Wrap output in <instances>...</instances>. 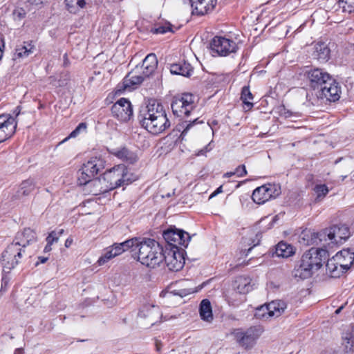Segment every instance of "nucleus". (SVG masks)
<instances>
[{
    "label": "nucleus",
    "instance_id": "nucleus-62",
    "mask_svg": "<svg viewBox=\"0 0 354 354\" xmlns=\"http://www.w3.org/2000/svg\"><path fill=\"white\" fill-rule=\"evenodd\" d=\"M216 194H218L215 191L210 195L209 196V198H213L214 196H215Z\"/></svg>",
    "mask_w": 354,
    "mask_h": 354
},
{
    "label": "nucleus",
    "instance_id": "nucleus-17",
    "mask_svg": "<svg viewBox=\"0 0 354 354\" xmlns=\"http://www.w3.org/2000/svg\"><path fill=\"white\" fill-rule=\"evenodd\" d=\"M310 86L314 89H321L324 85L330 81L331 75L327 72L320 68H314L308 72Z\"/></svg>",
    "mask_w": 354,
    "mask_h": 354
},
{
    "label": "nucleus",
    "instance_id": "nucleus-36",
    "mask_svg": "<svg viewBox=\"0 0 354 354\" xmlns=\"http://www.w3.org/2000/svg\"><path fill=\"white\" fill-rule=\"evenodd\" d=\"M241 99L244 104L245 109L250 110L252 108L253 103L252 101L253 100V95L248 86H244L242 88Z\"/></svg>",
    "mask_w": 354,
    "mask_h": 354
},
{
    "label": "nucleus",
    "instance_id": "nucleus-23",
    "mask_svg": "<svg viewBox=\"0 0 354 354\" xmlns=\"http://www.w3.org/2000/svg\"><path fill=\"white\" fill-rule=\"evenodd\" d=\"M160 316L158 308L154 306H145L138 313V317L142 319L147 318L148 319V324L153 326L157 321Z\"/></svg>",
    "mask_w": 354,
    "mask_h": 354
},
{
    "label": "nucleus",
    "instance_id": "nucleus-11",
    "mask_svg": "<svg viewBox=\"0 0 354 354\" xmlns=\"http://www.w3.org/2000/svg\"><path fill=\"white\" fill-rule=\"evenodd\" d=\"M281 193V187L278 184H266L256 188L252 193L253 201L257 204H263Z\"/></svg>",
    "mask_w": 354,
    "mask_h": 354
},
{
    "label": "nucleus",
    "instance_id": "nucleus-55",
    "mask_svg": "<svg viewBox=\"0 0 354 354\" xmlns=\"http://www.w3.org/2000/svg\"><path fill=\"white\" fill-rule=\"evenodd\" d=\"M156 351H160V348L162 347V343L158 342V341H156Z\"/></svg>",
    "mask_w": 354,
    "mask_h": 354
},
{
    "label": "nucleus",
    "instance_id": "nucleus-48",
    "mask_svg": "<svg viewBox=\"0 0 354 354\" xmlns=\"http://www.w3.org/2000/svg\"><path fill=\"white\" fill-rule=\"evenodd\" d=\"M214 148L213 141H211L209 143H208L204 148L199 150L196 153V156H205L206 153Z\"/></svg>",
    "mask_w": 354,
    "mask_h": 354
},
{
    "label": "nucleus",
    "instance_id": "nucleus-38",
    "mask_svg": "<svg viewBox=\"0 0 354 354\" xmlns=\"http://www.w3.org/2000/svg\"><path fill=\"white\" fill-rule=\"evenodd\" d=\"M172 25L169 22L156 24L152 29L151 32L155 34H165L168 32H173Z\"/></svg>",
    "mask_w": 354,
    "mask_h": 354
},
{
    "label": "nucleus",
    "instance_id": "nucleus-44",
    "mask_svg": "<svg viewBox=\"0 0 354 354\" xmlns=\"http://www.w3.org/2000/svg\"><path fill=\"white\" fill-rule=\"evenodd\" d=\"M86 129V124L84 122L80 123L78 126L75 128V130H73L69 135L68 138H66L65 140H68L70 138H75L76 137L81 131H85Z\"/></svg>",
    "mask_w": 354,
    "mask_h": 354
},
{
    "label": "nucleus",
    "instance_id": "nucleus-40",
    "mask_svg": "<svg viewBox=\"0 0 354 354\" xmlns=\"http://www.w3.org/2000/svg\"><path fill=\"white\" fill-rule=\"evenodd\" d=\"M115 257L113 250H111L110 248H108L105 252L97 260V264L102 266Z\"/></svg>",
    "mask_w": 354,
    "mask_h": 354
},
{
    "label": "nucleus",
    "instance_id": "nucleus-30",
    "mask_svg": "<svg viewBox=\"0 0 354 354\" xmlns=\"http://www.w3.org/2000/svg\"><path fill=\"white\" fill-rule=\"evenodd\" d=\"M234 288L241 294H245L252 290L251 279L246 276H239L234 281Z\"/></svg>",
    "mask_w": 354,
    "mask_h": 354
},
{
    "label": "nucleus",
    "instance_id": "nucleus-7",
    "mask_svg": "<svg viewBox=\"0 0 354 354\" xmlns=\"http://www.w3.org/2000/svg\"><path fill=\"white\" fill-rule=\"evenodd\" d=\"M287 306L283 301H272L268 304L256 308L254 316L257 319L268 320L272 317H279Z\"/></svg>",
    "mask_w": 354,
    "mask_h": 354
},
{
    "label": "nucleus",
    "instance_id": "nucleus-46",
    "mask_svg": "<svg viewBox=\"0 0 354 354\" xmlns=\"http://www.w3.org/2000/svg\"><path fill=\"white\" fill-rule=\"evenodd\" d=\"M58 240L59 236L57 235V232L55 231H52L46 237V242L49 245H53L54 243H57Z\"/></svg>",
    "mask_w": 354,
    "mask_h": 354
},
{
    "label": "nucleus",
    "instance_id": "nucleus-14",
    "mask_svg": "<svg viewBox=\"0 0 354 354\" xmlns=\"http://www.w3.org/2000/svg\"><path fill=\"white\" fill-rule=\"evenodd\" d=\"M113 115L121 122H127L133 115V109L130 101L120 98L111 107Z\"/></svg>",
    "mask_w": 354,
    "mask_h": 354
},
{
    "label": "nucleus",
    "instance_id": "nucleus-53",
    "mask_svg": "<svg viewBox=\"0 0 354 354\" xmlns=\"http://www.w3.org/2000/svg\"><path fill=\"white\" fill-rule=\"evenodd\" d=\"M68 64H69V60L68 58V55L66 53H65L64 55V65L65 66H68Z\"/></svg>",
    "mask_w": 354,
    "mask_h": 354
},
{
    "label": "nucleus",
    "instance_id": "nucleus-60",
    "mask_svg": "<svg viewBox=\"0 0 354 354\" xmlns=\"http://www.w3.org/2000/svg\"><path fill=\"white\" fill-rule=\"evenodd\" d=\"M215 192L217 194L222 192V186H220L219 187H218Z\"/></svg>",
    "mask_w": 354,
    "mask_h": 354
},
{
    "label": "nucleus",
    "instance_id": "nucleus-47",
    "mask_svg": "<svg viewBox=\"0 0 354 354\" xmlns=\"http://www.w3.org/2000/svg\"><path fill=\"white\" fill-rule=\"evenodd\" d=\"M280 115L285 118L299 117V115L297 113H292L290 111L286 109L284 107L281 109Z\"/></svg>",
    "mask_w": 354,
    "mask_h": 354
},
{
    "label": "nucleus",
    "instance_id": "nucleus-37",
    "mask_svg": "<svg viewBox=\"0 0 354 354\" xmlns=\"http://www.w3.org/2000/svg\"><path fill=\"white\" fill-rule=\"evenodd\" d=\"M140 240V238L135 237L120 243L119 244L121 246V249L124 250V252L131 250L133 252V257H134L135 252L137 250Z\"/></svg>",
    "mask_w": 354,
    "mask_h": 354
},
{
    "label": "nucleus",
    "instance_id": "nucleus-28",
    "mask_svg": "<svg viewBox=\"0 0 354 354\" xmlns=\"http://www.w3.org/2000/svg\"><path fill=\"white\" fill-rule=\"evenodd\" d=\"M36 183L34 179L28 178L21 183L17 192V197L20 198L29 196L35 189Z\"/></svg>",
    "mask_w": 354,
    "mask_h": 354
},
{
    "label": "nucleus",
    "instance_id": "nucleus-61",
    "mask_svg": "<svg viewBox=\"0 0 354 354\" xmlns=\"http://www.w3.org/2000/svg\"><path fill=\"white\" fill-rule=\"evenodd\" d=\"M64 233V230H60L59 232H57L59 237Z\"/></svg>",
    "mask_w": 354,
    "mask_h": 354
},
{
    "label": "nucleus",
    "instance_id": "nucleus-3",
    "mask_svg": "<svg viewBox=\"0 0 354 354\" xmlns=\"http://www.w3.org/2000/svg\"><path fill=\"white\" fill-rule=\"evenodd\" d=\"M163 248L158 242L152 239L140 238L134 259L142 265L156 268L164 261Z\"/></svg>",
    "mask_w": 354,
    "mask_h": 354
},
{
    "label": "nucleus",
    "instance_id": "nucleus-58",
    "mask_svg": "<svg viewBox=\"0 0 354 354\" xmlns=\"http://www.w3.org/2000/svg\"><path fill=\"white\" fill-rule=\"evenodd\" d=\"M22 353H23V351L21 348H17L15 351V354H22Z\"/></svg>",
    "mask_w": 354,
    "mask_h": 354
},
{
    "label": "nucleus",
    "instance_id": "nucleus-4",
    "mask_svg": "<svg viewBox=\"0 0 354 354\" xmlns=\"http://www.w3.org/2000/svg\"><path fill=\"white\" fill-rule=\"evenodd\" d=\"M351 236L349 227L344 224L333 225L322 231L313 233L312 236L315 239L313 243H320L324 248L330 249L335 245L343 243Z\"/></svg>",
    "mask_w": 354,
    "mask_h": 354
},
{
    "label": "nucleus",
    "instance_id": "nucleus-41",
    "mask_svg": "<svg viewBox=\"0 0 354 354\" xmlns=\"http://www.w3.org/2000/svg\"><path fill=\"white\" fill-rule=\"evenodd\" d=\"M314 191L317 195V198H323L327 195L329 189L326 185L323 184L317 185L314 188Z\"/></svg>",
    "mask_w": 354,
    "mask_h": 354
},
{
    "label": "nucleus",
    "instance_id": "nucleus-39",
    "mask_svg": "<svg viewBox=\"0 0 354 354\" xmlns=\"http://www.w3.org/2000/svg\"><path fill=\"white\" fill-rule=\"evenodd\" d=\"M337 4L344 12L350 14L354 12V0H338Z\"/></svg>",
    "mask_w": 354,
    "mask_h": 354
},
{
    "label": "nucleus",
    "instance_id": "nucleus-64",
    "mask_svg": "<svg viewBox=\"0 0 354 354\" xmlns=\"http://www.w3.org/2000/svg\"><path fill=\"white\" fill-rule=\"evenodd\" d=\"M1 281H5V284H6V285H7V284H8V281L6 280V279L3 278V279H1Z\"/></svg>",
    "mask_w": 354,
    "mask_h": 354
},
{
    "label": "nucleus",
    "instance_id": "nucleus-2",
    "mask_svg": "<svg viewBox=\"0 0 354 354\" xmlns=\"http://www.w3.org/2000/svg\"><path fill=\"white\" fill-rule=\"evenodd\" d=\"M328 257V251L322 248H312L303 254L295 268V277L302 279L310 277L323 265Z\"/></svg>",
    "mask_w": 354,
    "mask_h": 354
},
{
    "label": "nucleus",
    "instance_id": "nucleus-1",
    "mask_svg": "<svg viewBox=\"0 0 354 354\" xmlns=\"http://www.w3.org/2000/svg\"><path fill=\"white\" fill-rule=\"evenodd\" d=\"M140 125L149 133L157 135L170 127L163 106L155 100L149 101L138 115Z\"/></svg>",
    "mask_w": 354,
    "mask_h": 354
},
{
    "label": "nucleus",
    "instance_id": "nucleus-5",
    "mask_svg": "<svg viewBox=\"0 0 354 354\" xmlns=\"http://www.w3.org/2000/svg\"><path fill=\"white\" fill-rule=\"evenodd\" d=\"M103 176L111 190L131 183L127 169L124 165H118L106 171Z\"/></svg>",
    "mask_w": 354,
    "mask_h": 354
},
{
    "label": "nucleus",
    "instance_id": "nucleus-52",
    "mask_svg": "<svg viewBox=\"0 0 354 354\" xmlns=\"http://www.w3.org/2000/svg\"><path fill=\"white\" fill-rule=\"evenodd\" d=\"M73 241L72 238H68L65 241V247L69 248L72 245Z\"/></svg>",
    "mask_w": 354,
    "mask_h": 354
},
{
    "label": "nucleus",
    "instance_id": "nucleus-35",
    "mask_svg": "<svg viewBox=\"0 0 354 354\" xmlns=\"http://www.w3.org/2000/svg\"><path fill=\"white\" fill-rule=\"evenodd\" d=\"M115 155L118 158L129 163H133L137 160V156L136 153L125 147L117 150L115 152Z\"/></svg>",
    "mask_w": 354,
    "mask_h": 354
},
{
    "label": "nucleus",
    "instance_id": "nucleus-21",
    "mask_svg": "<svg viewBox=\"0 0 354 354\" xmlns=\"http://www.w3.org/2000/svg\"><path fill=\"white\" fill-rule=\"evenodd\" d=\"M14 241L21 248H25L30 243L36 241V233L30 228H26L17 234Z\"/></svg>",
    "mask_w": 354,
    "mask_h": 354
},
{
    "label": "nucleus",
    "instance_id": "nucleus-15",
    "mask_svg": "<svg viewBox=\"0 0 354 354\" xmlns=\"http://www.w3.org/2000/svg\"><path fill=\"white\" fill-rule=\"evenodd\" d=\"M342 88L339 82L331 78L319 91V97L330 102H336L340 98Z\"/></svg>",
    "mask_w": 354,
    "mask_h": 354
},
{
    "label": "nucleus",
    "instance_id": "nucleus-25",
    "mask_svg": "<svg viewBox=\"0 0 354 354\" xmlns=\"http://www.w3.org/2000/svg\"><path fill=\"white\" fill-rule=\"evenodd\" d=\"M145 77L142 75H137L136 72H130L123 80L122 87L124 90L131 91L136 86L142 82Z\"/></svg>",
    "mask_w": 354,
    "mask_h": 354
},
{
    "label": "nucleus",
    "instance_id": "nucleus-63",
    "mask_svg": "<svg viewBox=\"0 0 354 354\" xmlns=\"http://www.w3.org/2000/svg\"><path fill=\"white\" fill-rule=\"evenodd\" d=\"M342 307L339 308L338 309L336 310L335 313H339L340 312V310H342Z\"/></svg>",
    "mask_w": 354,
    "mask_h": 354
},
{
    "label": "nucleus",
    "instance_id": "nucleus-49",
    "mask_svg": "<svg viewBox=\"0 0 354 354\" xmlns=\"http://www.w3.org/2000/svg\"><path fill=\"white\" fill-rule=\"evenodd\" d=\"M234 171L238 177H243L247 175V170L244 165L238 166Z\"/></svg>",
    "mask_w": 354,
    "mask_h": 354
},
{
    "label": "nucleus",
    "instance_id": "nucleus-59",
    "mask_svg": "<svg viewBox=\"0 0 354 354\" xmlns=\"http://www.w3.org/2000/svg\"><path fill=\"white\" fill-rule=\"evenodd\" d=\"M345 338H346V339H348V343H349V342H351V343L354 342V337H349V338H348V337H346Z\"/></svg>",
    "mask_w": 354,
    "mask_h": 354
},
{
    "label": "nucleus",
    "instance_id": "nucleus-50",
    "mask_svg": "<svg viewBox=\"0 0 354 354\" xmlns=\"http://www.w3.org/2000/svg\"><path fill=\"white\" fill-rule=\"evenodd\" d=\"M110 248L113 250L115 257L124 252V250L121 249V246L119 243H114Z\"/></svg>",
    "mask_w": 354,
    "mask_h": 354
},
{
    "label": "nucleus",
    "instance_id": "nucleus-12",
    "mask_svg": "<svg viewBox=\"0 0 354 354\" xmlns=\"http://www.w3.org/2000/svg\"><path fill=\"white\" fill-rule=\"evenodd\" d=\"M261 333L262 330L260 328L252 327L245 331L236 330L234 332V335L241 346L245 349H250L254 346Z\"/></svg>",
    "mask_w": 354,
    "mask_h": 354
},
{
    "label": "nucleus",
    "instance_id": "nucleus-24",
    "mask_svg": "<svg viewBox=\"0 0 354 354\" xmlns=\"http://www.w3.org/2000/svg\"><path fill=\"white\" fill-rule=\"evenodd\" d=\"M330 49L324 42H317L314 45L312 56L319 62H326L330 58Z\"/></svg>",
    "mask_w": 354,
    "mask_h": 354
},
{
    "label": "nucleus",
    "instance_id": "nucleus-54",
    "mask_svg": "<svg viewBox=\"0 0 354 354\" xmlns=\"http://www.w3.org/2000/svg\"><path fill=\"white\" fill-rule=\"evenodd\" d=\"M234 175H236L235 171L227 172L224 174V177L230 178Z\"/></svg>",
    "mask_w": 354,
    "mask_h": 354
},
{
    "label": "nucleus",
    "instance_id": "nucleus-26",
    "mask_svg": "<svg viewBox=\"0 0 354 354\" xmlns=\"http://www.w3.org/2000/svg\"><path fill=\"white\" fill-rule=\"evenodd\" d=\"M158 65L157 57L155 54H149L144 59L140 68L142 70V74L145 77L151 75L156 70Z\"/></svg>",
    "mask_w": 354,
    "mask_h": 354
},
{
    "label": "nucleus",
    "instance_id": "nucleus-13",
    "mask_svg": "<svg viewBox=\"0 0 354 354\" xmlns=\"http://www.w3.org/2000/svg\"><path fill=\"white\" fill-rule=\"evenodd\" d=\"M210 45L212 51L220 56H227L237 50V45L234 41L220 36L214 37Z\"/></svg>",
    "mask_w": 354,
    "mask_h": 354
},
{
    "label": "nucleus",
    "instance_id": "nucleus-9",
    "mask_svg": "<svg viewBox=\"0 0 354 354\" xmlns=\"http://www.w3.org/2000/svg\"><path fill=\"white\" fill-rule=\"evenodd\" d=\"M24 252V248L13 242L10 244L5 250L1 258V266L6 268L8 270H3L4 272H8L12 268H14L19 263V260L22 257V252Z\"/></svg>",
    "mask_w": 354,
    "mask_h": 354
},
{
    "label": "nucleus",
    "instance_id": "nucleus-27",
    "mask_svg": "<svg viewBox=\"0 0 354 354\" xmlns=\"http://www.w3.org/2000/svg\"><path fill=\"white\" fill-rule=\"evenodd\" d=\"M170 71L172 74L189 77L193 72V68L190 64L186 62H180L170 66Z\"/></svg>",
    "mask_w": 354,
    "mask_h": 354
},
{
    "label": "nucleus",
    "instance_id": "nucleus-16",
    "mask_svg": "<svg viewBox=\"0 0 354 354\" xmlns=\"http://www.w3.org/2000/svg\"><path fill=\"white\" fill-rule=\"evenodd\" d=\"M164 261L169 270L178 271L181 270L185 264L183 254L178 249L171 250L166 254H164Z\"/></svg>",
    "mask_w": 354,
    "mask_h": 354
},
{
    "label": "nucleus",
    "instance_id": "nucleus-10",
    "mask_svg": "<svg viewBox=\"0 0 354 354\" xmlns=\"http://www.w3.org/2000/svg\"><path fill=\"white\" fill-rule=\"evenodd\" d=\"M162 236L166 242L174 249L180 246L186 248L191 239V236L187 232L171 227L164 231Z\"/></svg>",
    "mask_w": 354,
    "mask_h": 354
},
{
    "label": "nucleus",
    "instance_id": "nucleus-19",
    "mask_svg": "<svg viewBox=\"0 0 354 354\" xmlns=\"http://www.w3.org/2000/svg\"><path fill=\"white\" fill-rule=\"evenodd\" d=\"M106 183L107 181L102 176L97 178H93L84 185L87 187L91 194L97 196L111 190Z\"/></svg>",
    "mask_w": 354,
    "mask_h": 354
},
{
    "label": "nucleus",
    "instance_id": "nucleus-20",
    "mask_svg": "<svg viewBox=\"0 0 354 354\" xmlns=\"http://www.w3.org/2000/svg\"><path fill=\"white\" fill-rule=\"evenodd\" d=\"M192 8V14L204 15L212 10L215 5L216 0H190Z\"/></svg>",
    "mask_w": 354,
    "mask_h": 354
},
{
    "label": "nucleus",
    "instance_id": "nucleus-32",
    "mask_svg": "<svg viewBox=\"0 0 354 354\" xmlns=\"http://www.w3.org/2000/svg\"><path fill=\"white\" fill-rule=\"evenodd\" d=\"M295 251L292 245L286 242H279L275 248V254L277 257L288 258L292 256Z\"/></svg>",
    "mask_w": 354,
    "mask_h": 354
},
{
    "label": "nucleus",
    "instance_id": "nucleus-18",
    "mask_svg": "<svg viewBox=\"0 0 354 354\" xmlns=\"http://www.w3.org/2000/svg\"><path fill=\"white\" fill-rule=\"evenodd\" d=\"M17 122L9 114H1V142L10 138L15 132Z\"/></svg>",
    "mask_w": 354,
    "mask_h": 354
},
{
    "label": "nucleus",
    "instance_id": "nucleus-22",
    "mask_svg": "<svg viewBox=\"0 0 354 354\" xmlns=\"http://www.w3.org/2000/svg\"><path fill=\"white\" fill-rule=\"evenodd\" d=\"M334 258L336 259V262L339 264V266L347 271L354 261V252H351L349 250H343L338 252Z\"/></svg>",
    "mask_w": 354,
    "mask_h": 354
},
{
    "label": "nucleus",
    "instance_id": "nucleus-57",
    "mask_svg": "<svg viewBox=\"0 0 354 354\" xmlns=\"http://www.w3.org/2000/svg\"><path fill=\"white\" fill-rule=\"evenodd\" d=\"M39 260L40 263H44L48 260V258L47 257H39Z\"/></svg>",
    "mask_w": 354,
    "mask_h": 354
},
{
    "label": "nucleus",
    "instance_id": "nucleus-56",
    "mask_svg": "<svg viewBox=\"0 0 354 354\" xmlns=\"http://www.w3.org/2000/svg\"><path fill=\"white\" fill-rule=\"evenodd\" d=\"M51 245H49L48 243L46 244V245L45 246L44 248V252H50L51 250Z\"/></svg>",
    "mask_w": 354,
    "mask_h": 354
},
{
    "label": "nucleus",
    "instance_id": "nucleus-45",
    "mask_svg": "<svg viewBox=\"0 0 354 354\" xmlns=\"http://www.w3.org/2000/svg\"><path fill=\"white\" fill-rule=\"evenodd\" d=\"M13 15L15 19L21 20L26 17V12L22 8H17L13 11Z\"/></svg>",
    "mask_w": 354,
    "mask_h": 354
},
{
    "label": "nucleus",
    "instance_id": "nucleus-8",
    "mask_svg": "<svg viewBox=\"0 0 354 354\" xmlns=\"http://www.w3.org/2000/svg\"><path fill=\"white\" fill-rule=\"evenodd\" d=\"M174 114L178 117L189 116L194 108V96L190 93H184L174 97L171 104Z\"/></svg>",
    "mask_w": 354,
    "mask_h": 354
},
{
    "label": "nucleus",
    "instance_id": "nucleus-51",
    "mask_svg": "<svg viewBox=\"0 0 354 354\" xmlns=\"http://www.w3.org/2000/svg\"><path fill=\"white\" fill-rule=\"evenodd\" d=\"M31 5L39 6L43 3L44 0H26Z\"/></svg>",
    "mask_w": 354,
    "mask_h": 354
},
{
    "label": "nucleus",
    "instance_id": "nucleus-29",
    "mask_svg": "<svg viewBox=\"0 0 354 354\" xmlns=\"http://www.w3.org/2000/svg\"><path fill=\"white\" fill-rule=\"evenodd\" d=\"M95 1V0H65L66 6L71 12L91 7Z\"/></svg>",
    "mask_w": 354,
    "mask_h": 354
},
{
    "label": "nucleus",
    "instance_id": "nucleus-42",
    "mask_svg": "<svg viewBox=\"0 0 354 354\" xmlns=\"http://www.w3.org/2000/svg\"><path fill=\"white\" fill-rule=\"evenodd\" d=\"M202 121H198V119H195L194 120H193L192 122L187 124V123H183L181 126L183 128L182 132H181V134H180V138L182 140H183L185 138V137L186 136V135L187 134L188 131L194 127V125L196 124H198V123H201Z\"/></svg>",
    "mask_w": 354,
    "mask_h": 354
},
{
    "label": "nucleus",
    "instance_id": "nucleus-31",
    "mask_svg": "<svg viewBox=\"0 0 354 354\" xmlns=\"http://www.w3.org/2000/svg\"><path fill=\"white\" fill-rule=\"evenodd\" d=\"M199 313L201 319L207 322L213 320V314L210 301L207 299H203L200 304Z\"/></svg>",
    "mask_w": 354,
    "mask_h": 354
},
{
    "label": "nucleus",
    "instance_id": "nucleus-33",
    "mask_svg": "<svg viewBox=\"0 0 354 354\" xmlns=\"http://www.w3.org/2000/svg\"><path fill=\"white\" fill-rule=\"evenodd\" d=\"M326 271L331 277H339L341 274L345 272L343 268L339 266V264L336 262V259L333 257L329 259L326 265Z\"/></svg>",
    "mask_w": 354,
    "mask_h": 354
},
{
    "label": "nucleus",
    "instance_id": "nucleus-6",
    "mask_svg": "<svg viewBox=\"0 0 354 354\" xmlns=\"http://www.w3.org/2000/svg\"><path fill=\"white\" fill-rule=\"evenodd\" d=\"M104 168V160L97 157H92L84 163L80 169L77 181L80 185H85L93 178L98 172Z\"/></svg>",
    "mask_w": 354,
    "mask_h": 354
},
{
    "label": "nucleus",
    "instance_id": "nucleus-34",
    "mask_svg": "<svg viewBox=\"0 0 354 354\" xmlns=\"http://www.w3.org/2000/svg\"><path fill=\"white\" fill-rule=\"evenodd\" d=\"M34 46L29 42H24L23 45H19L16 48L15 56L18 58L27 57L33 53Z\"/></svg>",
    "mask_w": 354,
    "mask_h": 354
},
{
    "label": "nucleus",
    "instance_id": "nucleus-43",
    "mask_svg": "<svg viewBox=\"0 0 354 354\" xmlns=\"http://www.w3.org/2000/svg\"><path fill=\"white\" fill-rule=\"evenodd\" d=\"M196 292L194 288H185L172 290L170 293L174 295H178L180 297H185Z\"/></svg>",
    "mask_w": 354,
    "mask_h": 354
}]
</instances>
